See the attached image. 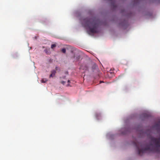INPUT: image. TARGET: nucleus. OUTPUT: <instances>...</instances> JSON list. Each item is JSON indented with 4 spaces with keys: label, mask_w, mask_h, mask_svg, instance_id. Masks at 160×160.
<instances>
[{
    "label": "nucleus",
    "mask_w": 160,
    "mask_h": 160,
    "mask_svg": "<svg viewBox=\"0 0 160 160\" xmlns=\"http://www.w3.org/2000/svg\"><path fill=\"white\" fill-rule=\"evenodd\" d=\"M153 127L155 128L157 130L160 131V121L155 123Z\"/></svg>",
    "instance_id": "obj_2"
},
{
    "label": "nucleus",
    "mask_w": 160,
    "mask_h": 160,
    "mask_svg": "<svg viewBox=\"0 0 160 160\" xmlns=\"http://www.w3.org/2000/svg\"><path fill=\"white\" fill-rule=\"evenodd\" d=\"M112 5L114 7H116V6H115V5H114V3H112Z\"/></svg>",
    "instance_id": "obj_8"
},
{
    "label": "nucleus",
    "mask_w": 160,
    "mask_h": 160,
    "mask_svg": "<svg viewBox=\"0 0 160 160\" xmlns=\"http://www.w3.org/2000/svg\"><path fill=\"white\" fill-rule=\"evenodd\" d=\"M61 83L63 85L65 83V81H62L61 82Z\"/></svg>",
    "instance_id": "obj_7"
},
{
    "label": "nucleus",
    "mask_w": 160,
    "mask_h": 160,
    "mask_svg": "<svg viewBox=\"0 0 160 160\" xmlns=\"http://www.w3.org/2000/svg\"><path fill=\"white\" fill-rule=\"evenodd\" d=\"M56 46V45L55 44H53L51 46V48L53 49Z\"/></svg>",
    "instance_id": "obj_6"
},
{
    "label": "nucleus",
    "mask_w": 160,
    "mask_h": 160,
    "mask_svg": "<svg viewBox=\"0 0 160 160\" xmlns=\"http://www.w3.org/2000/svg\"><path fill=\"white\" fill-rule=\"evenodd\" d=\"M70 81L69 80H68V83H69V82H70Z\"/></svg>",
    "instance_id": "obj_10"
},
{
    "label": "nucleus",
    "mask_w": 160,
    "mask_h": 160,
    "mask_svg": "<svg viewBox=\"0 0 160 160\" xmlns=\"http://www.w3.org/2000/svg\"><path fill=\"white\" fill-rule=\"evenodd\" d=\"M83 23L85 27L88 29L89 33H92L98 32V28L100 22L98 19L86 18L83 20Z\"/></svg>",
    "instance_id": "obj_1"
},
{
    "label": "nucleus",
    "mask_w": 160,
    "mask_h": 160,
    "mask_svg": "<svg viewBox=\"0 0 160 160\" xmlns=\"http://www.w3.org/2000/svg\"><path fill=\"white\" fill-rule=\"evenodd\" d=\"M67 86H70V85L69 84H68V85H67Z\"/></svg>",
    "instance_id": "obj_11"
},
{
    "label": "nucleus",
    "mask_w": 160,
    "mask_h": 160,
    "mask_svg": "<svg viewBox=\"0 0 160 160\" xmlns=\"http://www.w3.org/2000/svg\"><path fill=\"white\" fill-rule=\"evenodd\" d=\"M47 80L45 78L42 79L41 80V82L42 83H45L47 81Z\"/></svg>",
    "instance_id": "obj_4"
},
{
    "label": "nucleus",
    "mask_w": 160,
    "mask_h": 160,
    "mask_svg": "<svg viewBox=\"0 0 160 160\" xmlns=\"http://www.w3.org/2000/svg\"><path fill=\"white\" fill-rule=\"evenodd\" d=\"M66 49L64 48H63L62 50V52H63V53H65V52H66Z\"/></svg>",
    "instance_id": "obj_5"
},
{
    "label": "nucleus",
    "mask_w": 160,
    "mask_h": 160,
    "mask_svg": "<svg viewBox=\"0 0 160 160\" xmlns=\"http://www.w3.org/2000/svg\"><path fill=\"white\" fill-rule=\"evenodd\" d=\"M57 67H56V70H57Z\"/></svg>",
    "instance_id": "obj_12"
},
{
    "label": "nucleus",
    "mask_w": 160,
    "mask_h": 160,
    "mask_svg": "<svg viewBox=\"0 0 160 160\" xmlns=\"http://www.w3.org/2000/svg\"><path fill=\"white\" fill-rule=\"evenodd\" d=\"M51 74L50 75V78L54 77L56 73V72L55 70H53L51 72Z\"/></svg>",
    "instance_id": "obj_3"
},
{
    "label": "nucleus",
    "mask_w": 160,
    "mask_h": 160,
    "mask_svg": "<svg viewBox=\"0 0 160 160\" xmlns=\"http://www.w3.org/2000/svg\"><path fill=\"white\" fill-rule=\"evenodd\" d=\"M65 77H66V76H63V77H62V78H65Z\"/></svg>",
    "instance_id": "obj_9"
}]
</instances>
